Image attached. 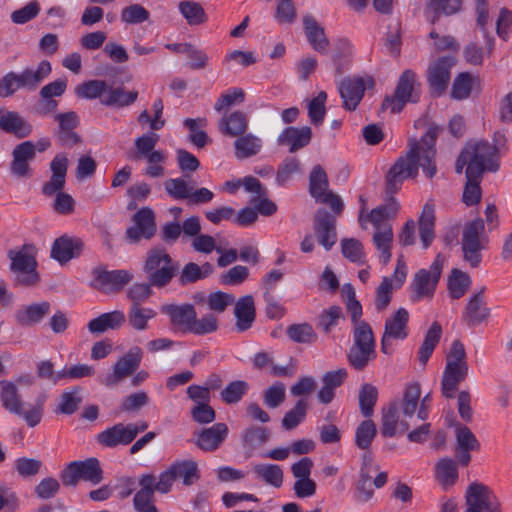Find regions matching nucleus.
<instances>
[{
	"instance_id": "nucleus-1",
	"label": "nucleus",
	"mask_w": 512,
	"mask_h": 512,
	"mask_svg": "<svg viewBox=\"0 0 512 512\" xmlns=\"http://www.w3.org/2000/svg\"><path fill=\"white\" fill-rule=\"evenodd\" d=\"M439 134L437 126H430L420 140L411 139L409 150L404 156H400L388 170L385 183L386 195L396 194L408 178H414L418 174L419 167L428 178H433L437 173L436 167V141Z\"/></svg>"
},
{
	"instance_id": "nucleus-2",
	"label": "nucleus",
	"mask_w": 512,
	"mask_h": 512,
	"mask_svg": "<svg viewBox=\"0 0 512 512\" xmlns=\"http://www.w3.org/2000/svg\"><path fill=\"white\" fill-rule=\"evenodd\" d=\"M421 390L418 383L408 384L400 402H392L382 410L381 434L390 438L397 432L404 433L410 428L406 418H412L417 410Z\"/></svg>"
},
{
	"instance_id": "nucleus-3",
	"label": "nucleus",
	"mask_w": 512,
	"mask_h": 512,
	"mask_svg": "<svg viewBox=\"0 0 512 512\" xmlns=\"http://www.w3.org/2000/svg\"><path fill=\"white\" fill-rule=\"evenodd\" d=\"M180 264L162 246H155L146 253L143 272L151 285L164 288L179 273Z\"/></svg>"
},
{
	"instance_id": "nucleus-4",
	"label": "nucleus",
	"mask_w": 512,
	"mask_h": 512,
	"mask_svg": "<svg viewBox=\"0 0 512 512\" xmlns=\"http://www.w3.org/2000/svg\"><path fill=\"white\" fill-rule=\"evenodd\" d=\"M468 372L469 365L465 347L460 340H454L446 355V365L441 379L443 397L453 398L459 384L467 378Z\"/></svg>"
},
{
	"instance_id": "nucleus-5",
	"label": "nucleus",
	"mask_w": 512,
	"mask_h": 512,
	"mask_svg": "<svg viewBox=\"0 0 512 512\" xmlns=\"http://www.w3.org/2000/svg\"><path fill=\"white\" fill-rule=\"evenodd\" d=\"M52 66L48 60H42L37 68H26L21 73L10 71L0 79V97L12 96L19 89L35 91L51 74Z\"/></svg>"
},
{
	"instance_id": "nucleus-6",
	"label": "nucleus",
	"mask_w": 512,
	"mask_h": 512,
	"mask_svg": "<svg viewBox=\"0 0 512 512\" xmlns=\"http://www.w3.org/2000/svg\"><path fill=\"white\" fill-rule=\"evenodd\" d=\"M7 257L11 261L9 268L14 275L15 286L32 287L39 282L36 248L33 244H24L20 249H10Z\"/></svg>"
},
{
	"instance_id": "nucleus-7",
	"label": "nucleus",
	"mask_w": 512,
	"mask_h": 512,
	"mask_svg": "<svg viewBox=\"0 0 512 512\" xmlns=\"http://www.w3.org/2000/svg\"><path fill=\"white\" fill-rule=\"evenodd\" d=\"M353 344L349 348L348 362L356 370H363L376 358V342L371 325L359 323L353 327Z\"/></svg>"
},
{
	"instance_id": "nucleus-8",
	"label": "nucleus",
	"mask_w": 512,
	"mask_h": 512,
	"mask_svg": "<svg viewBox=\"0 0 512 512\" xmlns=\"http://www.w3.org/2000/svg\"><path fill=\"white\" fill-rule=\"evenodd\" d=\"M484 232L485 225L481 218H475L463 227L461 249L464 261L471 268L479 267L482 262V251L487 248L489 241Z\"/></svg>"
},
{
	"instance_id": "nucleus-9",
	"label": "nucleus",
	"mask_w": 512,
	"mask_h": 512,
	"mask_svg": "<svg viewBox=\"0 0 512 512\" xmlns=\"http://www.w3.org/2000/svg\"><path fill=\"white\" fill-rule=\"evenodd\" d=\"M465 153L470 156L469 166L465 174L480 177L485 172L495 173L500 168V155L494 147H490L487 140L468 142L465 146Z\"/></svg>"
},
{
	"instance_id": "nucleus-10",
	"label": "nucleus",
	"mask_w": 512,
	"mask_h": 512,
	"mask_svg": "<svg viewBox=\"0 0 512 512\" xmlns=\"http://www.w3.org/2000/svg\"><path fill=\"white\" fill-rule=\"evenodd\" d=\"M419 85L416 73L410 69L404 70L398 79L394 94L384 98L381 109L383 111L390 109L392 113H399L406 103L417 102L419 100L417 86Z\"/></svg>"
},
{
	"instance_id": "nucleus-11",
	"label": "nucleus",
	"mask_w": 512,
	"mask_h": 512,
	"mask_svg": "<svg viewBox=\"0 0 512 512\" xmlns=\"http://www.w3.org/2000/svg\"><path fill=\"white\" fill-rule=\"evenodd\" d=\"M445 257L438 253L429 269L418 270L411 283L412 300L419 301L423 298H431L434 295L440 280Z\"/></svg>"
},
{
	"instance_id": "nucleus-12",
	"label": "nucleus",
	"mask_w": 512,
	"mask_h": 512,
	"mask_svg": "<svg viewBox=\"0 0 512 512\" xmlns=\"http://www.w3.org/2000/svg\"><path fill=\"white\" fill-rule=\"evenodd\" d=\"M465 500V512H502V504L494 491L480 482L467 487Z\"/></svg>"
},
{
	"instance_id": "nucleus-13",
	"label": "nucleus",
	"mask_w": 512,
	"mask_h": 512,
	"mask_svg": "<svg viewBox=\"0 0 512 512\" xmlns=\"http://www.w3.org/2000/svg\"><path fill=\"white\" fill-rule=\"evenodd\" d=\"M455 56L446 55L431 62L427 68V83L433 97L442 96L450 83L451 69L456 65Z\"/></svg>"
},
{
	"instance_id": "nucleus-14",
	"label": "nucleus",
	"mask_w": 512,
	"mask_h": 512,
	"mask_svg": "<svg viewBox=\"0 0 512 512\" xmlns=\"http://www.w3.org/2000/svg\"><path fill=\"white\" fill-rule=\"evenodd\" d=\"M92 276L91 287L105 294L119 293L133 279L128 270L109 271L102 266L93 268Z\"/></svg>"
},
{
	"instance_id": "nucleus-15",
	"label": "nucleus",
	"mask_w": 512,
	"mask_h": 512,
	"mask_svg": "<svg viewBox=\"0 0 512 512\" xmlns=\"http://www.w3.org/2000/svg\"><path fill=\"white\" fill-rule=\"evenodd\" d=\"M455 440L454 456L461 466L467 467L472 459L471 452L480 450V442L471 429L463 424L456 425Z\"/></svg>"
},
{
	"instance_id": "nucleus-16",
	"label": "nucleus",
	"mask_w": 512,
	"mask_h": 512,
	"mask_svg": "<svg viewBox=\"0 0 512 512\" xmlns=\"http://www.w3.org/2000/svg\"><path fill=\"white\" fill-rule=\"evenodd\" d=\"M143 352L139 347L131 348L113 366V373L106 376L102 383L106 386H114L124 378L133 374L140 366Z\"/></svg>"
},
{
	"instance_id": "nucleus-17",
	"label": "nucleus",
	"mask_w": 512,
	"mask_h": 512,
	"mask_svg": "<svg viewBox=\"0 0 512 512\" xmlns=\"http://www.w3.org/2000/svg\"><path fill=\"white\" fill-rule=\"evenodd\" d=\"M314 231L318 243L329 251L337 242L336 216L321 208L314 217Z\"/></svg>"
},
{
	"instance_id": "nucleus-18",
	"label": "nucleus",
	"mask_w": 512,
	"mask_h": 512,
	"mask_svg": "<svg viewBox=\"0 0 512 512\" xmlns=\"http://www.w3.org/2000/svg\"><path fill=\"white\" fill-rule=\"evenodd\" d=\"M85 244L78 237L63 235L52 244L51 257L60 264H65L74 258H78L84 251Z\"/></svg>"
},
{
	"instance_id": "nucleus-19",
	"label": "nucleus",
	"mask_w": 512,
	"mask_h": 512,
	"mask_svg": "<svg viewBox=\"0 0 512 512\" xmlns=\"http://www.w3.org/2000/svg\"><path fill=\"white\" fill-rule=\"evenodd\" d=\"M365 89V83L361 77L344 78L338 86L343 101L342 107L347 111L356 110L364 97Z\"/></svg>"
},
{
	"instance_id": "nucleus-20",
	"label": "nucleus",
	"mask_w": 512,
	"mask_h": 512,
	"mask_svg": "<svg viewBox=\"0 0 512 512\" xmlns=\"http://www.w3.org/2000/svg\"><path fill=\"white\" fill-rule=\"evenodd\" d=\"M11 172L18 177L31 176L29 163L36 157V146L32 141H24L15 146L12 152Z\"/></svg>"
},
{
	"instance_id": "nucleus-21",
	"label": "nucleus",
	"mask_w": 512,
	"mask_h": 512,
	"mask_svg": "<svg viewBox=\"0 0 512 512\" xmlns=\"http://www.w3.org/2000/svg\"><path fill=\"white\" fill-rule=\"evenodd\" d=\"M161 312L169 317L170 324L184 332L188 333L189 327L194 320L196 309L190 303L184 304H166L161 306Z\"/></svg>"
},
{
	"instance_id": "nucleus-22",
	"label": "nucleus",
	"mask_w": 512,
	"mask_h": 512,
	"mask_svg": "<svg viewBox=\"0 0 512 512\" xmlns=\"http://www.w3.org/2000/svg\"><path fill=\"white\" fill-rule=\"evenodd\" d=\"M485 290V287H481L479 291L474 293L469 298V301L465 307L463 320L470 327L479 325L490 315V309L486 306L484 301Z\"/></svg>"
},
{
	"instance_id": "nucleus-23",
	"label": "nucleus",
	"mask_w": 512,
	"mask_h": 512,
	"mask_svg": "<svg viewBox=\"0 0 512 512\" xmlns=\"http://www.w3.org/2000/svg\"><path fill=\"white\" fill-rule=\"evenodd\" d=\"M312 138V130L308 126L301 128L287 127L278 136L277 142L282 146H289V152L294 153L307 146Z\"/></svg>"
},
{
	"instance_id": "nucleus-24",
	"label": "nucleus",
	"mask_w": 512,
	"mask_h": 512,
	"mask_svg": "<svg viewBox=\"0 0 512 512\" xmlns=\"http://www.w3.org/2000/svg\"><path fill=\"white\" fill-rule=\"evenodd\" d=\"M228 435L225 423H216L209 428L202 429L196 439V445L203 451L212 452L219 448Z\"/></svg>"
},
{
	"instance_id": "nucleus-25",
	"label": "nucleus",
	"mask_w": 512,
	"mask_h": 512,
	"mask_svg": "<svg viewBox=\"0 0 512 512\" xmlns=\"http://www.w3.org/2000/svg\"><path fill=\"white\" fill-rule=\"evenodd\" d=\"M51 311L48 301L32 303L18 309L15 313L16 322L22 327H32L39 324Z\"/></svg>"
},
{
	"instance_id": "nucleus-26",
	"label": "nucleus",
	"mask_w": 512,
	"mask_h": 512,
	"mask_svg": "<svg viewBox=\"0 0 512 512\" xmlns=\"http://www.w3.org/2000/svg\"><path fill=\"white\" fill-rule=\"evenodd\" d=\"M303 25L307 41L311 47L320 54H326L330 42L324 28L310 14L303 17Z\"/></svg>"
},
{
	"instance_id": "nucleus-27",
	"label": "nucleus",
	"mask_w": 512,
	"mask_h": 512,
	"mask_svg": "<svg viewBox=\"0 0 512 512\" xmlns=\"http://www.w3.org/2000/svg\"><path fill=\"white\" fill-rule=\"evenodd\" d=\"M0 129L17 138H25L31 134L32 125L19 113L0 109Z\"/></svg>"
},
{
	"instance_id": "nucleus-28",
	"label": "nucleus",
	"mask_w": 512,
	"mask_h": 512,
	"mask_svg": "<svg viewBox=\"0 0 512 512\" xmlns=\"http://www.w3.org/2000/svg\"><path fill=\"white\" fill-rule=\"evenodd\" d=\"M97 442L108 448L119 445H128L132 439V432L129 431L127 424L117 423L112 427L105 429L97 435Z\"/></svg>"
},
{
	"instance_id": "nucleus-29",
	"label": "nucleus",
	"mask_w": 512,
	"mask_h": 512,
	"mask_svg": "<svg viewBox=\"0 0 512 512\" xmlns=\"http://www.w3.org/2000/svg\"><path fill=\"white\" fill-rule=\"evenodd\" d=\"M138 98V92L126 91L123 86L108 85L101 104L107 107L123 108L132 105Z\"/></svg>"
},
{
	"instance_id": "nucleus-30",
	"label": "nucleus",
	"mask_w": 512,
	"mask_h": 512,
	"mask_svg": "<svg viewBox=\"0 0 512 512\" xmlns=\"http://www.w3.org/2000/svg\"><path fill=\"white\" fill-rule=\"evenodd\" d=\"M234 313L237 319V331L243 332L248 330L255 321L256 316L253 297L251 295H246L239 298L235 303Z\"/></svg>"
},
{
	"instance_id": "nucleus-31",
	"label": "nucleus",
	"mask_w": 512,
	"mask_h": 512,
	"mask_svg": "<svg viewBox=\"0 0 512 512\" xmlns=\"http://www.w3.org/2000/svg\"><path fill=\"white\" fill-rule=\"evenodd\" d=\"M125 315L120 310L103 313L89 321L87 328L93 334H101L111 329H119L125 323Z\"/></svg>"
},
{
	"instance_id": "nucleus-32",
	"label": "nucleus",
	"mask_w": 512,
	"mask_h": 512,
	"mask_svg": "<svg viewBox=\"0 0 512 512\" xmlns=\"http://www.w3.org/2000/svg\"><path fill=\"white\" fill-rule=\"evenodd\" d=\"M435 208L431 203L423 206L419 217V236L424 249H427L435 238Z\"/></svg>"
},
{
	"instance_id": "nucleus-33",
	"label": "nucleus",
	"mask_w": 512,
	"mask_h": 512,
	"mask_svg": "<svg viewBox=\"0 0 512 512\" xmlns=\"http://www.w3.org/2000/svg\"><path fill=\"white\" fill-rule=\"evenodd\" d=\"M463 0H428L425 13L429 21L435 24L442 15L451 16L461 10Z\"/></svg>"
},
{
	"instance_id": "nucleus-34",
	"label": "nucleus",
	"mask_w": 512,
	"mask_h": 512,
	"mask_svg": "<svg viewBox=\"0 0 512 512\" xmlns=\"http://www.w3.org/2000/svg\"><path fill=\"white\" fill-rule=\"evenodd\" d=\"M408 320L407 310L399 308L393 317L386 319L383 334L395 340L405 339L408 336Z\"/></svg>"
},
{
	"instance_id": "nucleus-35",
	"label": "nucleus",
	"mask_w": 512,
	"mask_h": 512,
	"mask_svg": "<svg viewBox=\"0 0 512 512\" xmlns=\"http://www.w3.org/2000/svg\"><path fill=\"white\" fill-rule=\"evenodd\" d=\"M248 129L247 115L241 111H234L225 115L219 122V130L230 137H238Z\"/></svg>"
},
{
	"instance_id": "nucleus-36",
	"label": "nucleus",
	"mask_w": 512,
	"mask_h": 512,
	"mask_svg": "<svg viewBox=\"0 0 512 512\" xmlns=\"http://www.w3.org/2000/svg\"><path fill=\"white\" fill-rule=\"evenodd\" d=\"M0 402L2 407L11 414L19 411L24 402L16 383L10 380L0 381Z\"/></svg>"
},
{
	"instance_id": "nucleus-37",
	"label": "nucleus",
	"mask_w": 512,
	"mask_h": 512,
	"mask_svg": "<svg viewBox=\"0 0 512 512\" xmlns=\"http://www.w3.org/2000/svg\"><path fill=\"white\" fill-rule=\"evenodd\" d=\"M457 459L445 457L440 459L435 467V476L444 489L455 484L458 479Z\"/></svg>"
},
{
	"instance_id": "nucleus-38",
	"label": "nucleus",
	"mask_w": 512,
	"mask_h": 512,
	"mask_svg": "<svg viewBox=\"0 0 512 512\" xmlns=\"http://www.w3.org/2000/svg\"><path fill=\"white\" fill-rule=\"evenodd\" d=\"M235 157L247 159L258 154L262 148V141L257 136L248 133L238 136L234 142Z\"/></svg>"
},
{
	"instance_id": "nucleus-39",
	"label": "nucleus",
	"mask_w": 512,
	"mask_h": 512,
	"mask_svg": "<svg viewBox=\"0 0 512 512\" xmlns=\"http://www.w3.org/2000/svg\"><path fill=\"white\" fill-rule=\"evenodd\" d=\"M373 243L379 252V257L384 265H386L392 256L391 247L393 243V230L390 224H385L379 231H375L373 235Z\"/></svg>"
},
{
	"instance_id": "nucleus-40",
	"label": "nucleus",
	"mask_w": 512,
	"mask_h": 512,
	"mask_svg": "<svg viewBox=\"0 0 512 512\" xmlns=\"http://www.w3.org/2000/svg\"><path fill=\"white\" fill-rule=\"evenodd\" d=\"M45 401L46 396L40 395L35 399L33 404H28L27 408H25V404H23L14 415L22 418L28 427L33 428L37 426L43 418Z\"/></svg>"
},
{
	"instance_id": "nucleus-41",
	"label": "nucleus",
	"mask_w": 512,
	"mask_h": 512,
	"mask_svg": "<svg viewBox=\"0 0 512 512\" xmlns=\"http://www.w3.org/2000/svg\"><path fill=\"white\" fill-rule=\"evenodd\" d=\"M442 335V327L438 322H433L428 329L425 338L419 348L418 358L422 365H426L434 349L438 345Z\"/></svg>"
},
{
	"instance_id": "nucleus-42",
	"label": "nucleus",
	"mask_w": 512,
	"mask_h": 512,
	"mask_svg": "<svg viewBox=\"0 0 512 512\" xmlns=\"http://www.w3.org/2000/svg\"><path fill=\"white\" fill-rule=\"evenodd\" d=\"M286 334L291 341L298 344L310 345L318 339L314 328L307 322L289 325L286 329Z\"/></svg>"
},
{
	"instance_id": "nucleus-43",
	"label": "nucleus",
	"mask_w": 512,
	"mask_h": 512,
	"mask_svg": "<svg viewBox=\"0 0 512 512\" xmlns=\"http://www.w3.org/2000/svg\"><path fill=\"white\" fill-rule=\"evenodd\" d=\"M135 226L142 232L143 238L150 240L156 234L155 214L149 207H143L133 217Z\"/></svg>"
},
{
	"instance_id": "nucleus-44",
	"label": "nucleus",
	"mask_w": 512,
	"mask_h": 512,
	"mask_svg": "<svg viewBox=\"0 0 512 512\" xmlns=\"http://www.w3.org/2000/svg\"><path fill=\"white\" fill-rule=\"evenodd\" d=\"M471 285L468 273L453 268L448 278V290L451 298L459 299L465 295Z\"/></svg>"
},
{
	"instance_id": "nucleus-45",
	"label": "nucleus",
	"mask_w": 512,
	"mask_h": 512,
	"mask_svg": "<svg viewBox=\"0 0 512 512\" xmlns=\"http://www.w3.org/2000/svg\"><path fill=\"white\" fill-rule=\"evenodd\" d=\"M157 313L152 308H145L141 305H131L128 310V323L137 330L143 331L148 329L149 320L156 317Z\"/></svg>"
},
{
	"instance_id": "nucleus-46",
	"label": "nucleus",
	"mask_w": 512,
	"mask_h": 512,
	"mask_svg": "<svg viewBox=\"0 0 512 512\" xmlns=\"http://www.w3.org/2000/svg\"><path fill=\"white\" fill-rule=\"evenodd\" d=\"M353 53V46L346 38H338L334 44L332 61L336 69V74L341 75L344 68L348 65L349 59Z\"/></svg>"
},
{
	"instance_id": "nucleus-47",
	"label": "nucleus",
	"mask_w": 512,
	"mask_h": 512,
	"mask_svg": "<svg viewBox=\"0 0 512 512\" xmlns=\"http://www.w3.org/2000/svg\"><path fill=\"white\" fill-rule=\"evenodd\" d=\"M80 392V387H74L71 391L63 392L58 398V404L54 412L63 415L74 414L82 403Z\"/></svg>"
},
{
	"instance_id": "nucleus-48",
	"label": "nucleus",
	"mask_w": 512,
	"mask_h": 512,
	"mask_svg": "<svg viewBox=\"0 0 512 512\" xmlns=\"http://www.w3.org/2000/svg\"><path fill=\"white\" fill-rule=\"evenodd\" d=\"M80 479L94 485L103 480V471L97 458L91 457L84 461H77Z\"/></svg>"
},
{
	"instance_id": "nucleus-49",
	"label": "nucleus",
	"mask_w": 512,
	"mask_h": 512,
	"mask_svg": "<svg viewBox=\"0 0 512 512\" xmlns=\"http://www.w3.org/2000/svg\"><path fill=\"white\" fill-rule=\"evenodd\" d=\"M255 475L265 483L279 488L283 483V471L276 464H256L253 467Z\"/></svg>"
},
{
	"instance_id": "nucleus-50",
	"label": "nucleus",
	"mask_w": 512,
	"mask_h": 512,
	"mask_svg": "<svg viewBox=\"0 0 512 512\" xmlns=\"http://www.w3.org/2000/svg\"><path fill=\"white\" fill-rule=\"evenodd\" d=\"M329 180L321 165H315L309 175V193L316 200L327 192Z\"/></svg>"
},
{
	"instance_id": "nucleus-51",
	"label": "nucleus",
	"mask_w": 512,
	"mask_h": 512,
	"mask_svg": "<svg viewBox=\"0 0 512 512\" xmlns=\"http://www.w3.org/2000/svg\"><path fill=\"white\" fill-rule=\"evenodd\" d=\"M270 437V432L266 427L251 426L247 428L242 435L243 446L250 452L265 444Z\"/></svg>"
},
{
	"instance_id": "nucleus-52",
	"label": "nucleus",
	"mask_w": 512,
	"mask_h": 512,
	"mask_svg": "<svg viewBox=\"0 0 512 512\" xmlns=\"http://www.w3.org/2000/svg\"><path fill=\"white\" fill-rule=\"evenodd\" d=\"M377 435V428L371 419L362 421L355 431V445L364 451L370 449L373 440Z\"/></svg>"
},
{
	"instance_id": "nucleus-53",
	"label": "nucleus",
	"mask_w": 512,
	"mask_h": 512,
	"mask_svg": "<svg viewBox=\"0 0 512 512\" xmlns=\"http://www.w3.org/2000/svg\"><path fill=\"white\" fill-rule=\"evenodd\" d=\"M107 86L108 84L104 80H89L76 86L75 94L78 98L89 100L99 98L101 101V97L103 98L106 93Z\"/></svg>"
},
{
	"instance_id": "nucleus-54",
	"label": "nucleus",
	"mask_w": 512,
	"mask_h": 512,
	"mask_svg": "<svg viewBox=\"0 0 512 512\" xmlns=\"http://www.w3.org/2000/svg\"><path fill=\"white\" fill-rule=\"evenodd\" d=\"M378 398V390L375 386L365 383L359 391V407L361 414L369 418L374 413V407Z\"/></svg>"
},
{
	"instance_id": "nucleus-55",
	"label": "nucleus",
	"mask_w": 512,
	"mask_h": 512,
	"mask_svg": "<svg viewBox=\"0 0 512 512\" xmlns=\"http://www.w3.org/2000/svg\"><path fill=\"white\" fill-rule=\"evenodd\" d=\"M178 8L189 25H200L207 21L204 9L197 2L182 1L179 3Z\"/></svg>"
},
{
	"instance_id": "nucleus-56",
	"label": "nucleus",
	"mask_w": 512,
	"mask_h": 512,
	"mask_svg": "<svg viewBox=\"0 0 512 512\" xmlns=\"http://www.w3.org/2000/svg\"><path fill=\"white\" fill-rule=\"evenodd\" d=\"M171 468L174 470L176 479L181 477L183 484L186 486L192 485L200 477L197 463L193 460L175 462L171 465Z\"/></svg>"
},
{
	"instance_id": "nucleus-57",
	"label": "nucleus",
	"mask_w": 512,
	"mask_h": 512,
	"mask_svg": "<svg viewBox=\"0 0 512 512\" xmlns=\"http://www.w3.org/2000/svg\"><path fill=\"white\" fill-rule=\"evenodd\" d=\"M219 324L218 319L215 315L208 313L202 316L201 318H197V312L194 315V320L192 321L188 333L202 336L214 333L218 330Z\"/></svg>"
},
{
	"instance_id": "nucleus-58",
	"label": "nucleus",
	"mask_w": 512,
	"mask_h": 512,
	"mask_svg": "<svg viewBox=\"0 0 512 512\" xmlns=\"http://www.w3.org/2000/svg\"><path fill=\"white\" fill-rule=\"evenodd\" d=\"M249 384L244 380L230 382L220 393L221 400L228 404H236L248 393Z\"/></svg>"
},
{
	"instance_id": "nucleus-59",
	"label": "nucleus",
	"mask_w": 512,
	"mask_h": 512,
	"mask_svg": "<svg viewBox=\"0 0 512 512\" xmlns=\"http://www.w3.org/2000/svg\"><path fill=\"white\" fill-rule=\"evenodd\" d=\"M344 318L342 308L337 305H332L324 309L318 316L317 327L325 334H328L336 327L340 319Z\"/></svg>"
},
{
	"instance_id": "nucleus-60",
	"label": "nucleus",
	"mask_w": 512,
	"mask_h": 512,
	"mask_svg": "<svg viewBox=\"0 0 512 512\" xmlns=\"http://www.w3.org/2000/svg\"><path fill=\"white\" fill-rule=\"evenodd\" d=\"M466 176V183L464 185L463 195H462V201L467 206H473L478 204L481 201L482 197V190L480 187L481 180L483 176L476 177L471 176L469 174H465Z\"/></svg>"
},
{
	"instance_id": "nucleus-61",
	"label": "nucleus",
	"mask_w": 512,
	"mask_h": 512,
	"mask_svg": "<svg viewBox=\"0 0 512 512\" xmlns=\"http://www.w3.org/2000/svg\"><path fill=\"white\" fill-rule=\"evenodd\" d=\"M326 100L327 93L325 91H321L316 97L310 100L307 105L309 119L315 126L321 125L324 121L326 115Z\"/></svg>"
},
{
	"instance_id": "nucleus-62",
	"label": "nucleus",
	"mask_w": 512,
	"mask_h": 512,
	"mask_svg": "<svg viewBox=\"0 0 512 512\" xmlns=\"http://www.w3.org/2000/svg\"><path fill=\"white\" fill-rule=\"evenodd\" d=\"M472 83V76L468 72L458 74L452 83L451 98L455 100L467 99L471 94Z\"/></svg>"
},
{
	"instance_id": "nucleus-63",
	"label": "nucleus",
	"mask_w": 512,
	"mask_h": 512,
	"mask_svg": "<svg viewBox=\"0 0 512 512\" xmlns=\"http://www.w3.org/2000/svg\"><path fill=\"white\" fill-rule=\"evenodd\" d=\"M307 401L299 399L295 406L285 413L282 419V426L286 430L296 428L306 417Z\"/></svg>"
},
{
	"instance_id": "nucleus-64",
	"label": "nucleus",
	"mask_w": 512,
	"mask_h": 512,
	"mask_svg": "<svg viewBox=\"0 0 512 512\" xmlns=\"http://www.w3.org/2000/svg\"><path fill=\"white\" fill-rule=\"evenodd\" d=\"M341 250L345 258L351 262L364 264L365 263V252L362 243L355 239H342Z\"/></svg>"
}]
</instances>
